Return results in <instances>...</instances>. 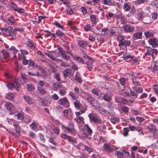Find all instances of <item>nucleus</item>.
Masks as SVG:
<instances>
[{
    "mask_svg": "<svg viewBox=\"0 0 158 158\" xmlns=\"http://www.w3.org/2000/svg\"><path fill=\"white\" fill-rule=\"evenodd\" d=\"M15 116L17 117L18 119L20 120H22L24 118V116L22 113H18L15 114Z\"/></svg>",
    "mask_w": 158,
    "mask_h": 158,
    "instance_id": "nucleus-38",
    "label": "nucleus"
},
{
    "mask_svg": "<svg viewBox=\"0 0 158 158\" xmlns=\"http://www.w3.org/2000/svg\"><path fill=\"white\" fill-rule=\"evenodd\" d=\"M27 46L30 48L34 49L35 48L34 44L32 41H27L26 43Z\"/></svg>",
    "mask_w": 158,
    "mask_h": 158,
    "instance_id": "nucleus-19",
    "label": "nucleus"
},
{
    "mask_svg": "<svg viewBox=\"0 0 158 158\" xmlns=\"http://www.w3.org/2000/svg\"><path fill=\"white\" fill-rule=\"evenodd\" d=\"M60 73H56L54 75H53V77L58 81H60Z\"/></svg>",
    "mask_w": 158,
    "mask_h": 158,
    "instance_id": "nucleus-49",
    "label": "nucleus"
},
{
    "mask_svg": "<svg viewBox=\"0 0 158 158\" xmlns=\"http://www.w3.org/2000/svg\"><path fill=\"white\" fill-rule=\"evenodd\" d=\"M69 95L72 98L73 100H76L78 98V97L76 96L75 94L73 92H70Z\"/></svg>",
    "mask_w": 158,
    "mask_h": 158,
    "instance_id": "nucleus-36",
    "label": "nucleus"
},
{
    "mask_svg": "<svg viewBox=\"0 0 158 158\" xmlns=\"http://www.w3.org/2000/svg\"><path fill=\"white\" fill-rule=\"evenodd\" d=\"M9 49L12 52H13V53L14 55V57H16V54L18 52V50L13 46H12Z\"/></svg>",
    "mask_w": 158,
    "mask_h": 158,
    "instance_id": "nucleus-27",
    "label": "nucleus"
},
{
    "mask_svg": "<svg viewBox=\"0 0 158 158\" xmlns=\"http://www.w3.org/2000/svg\"><path fill=\"white\" fill-rule=\"evenodd\" d=\"M72 70L70 69L65 70L63 72V76L65 78L70 77L71 75Z\"/></svg>",
    "mask_w": 158,
    "mask_h": 158,
    "instance_id": "nucleus-17",
    "label": "nucleus"
},
{
    "mask_svg": "<svg viewBox=\"0 0 158 158\" xmlns=\"http://www.w3.org/2000/svg\"><path fill=\"white\" fill-rule=\"evenodd\" d=\"M91 21L94 23L96 22L97 16L95 15H92L90 16Z\"/></svg>",
    "mask_w": 158,
    "mask_h": 158,
    "instance_id": "nucleus-31",
    "label": "nucleus"
},
{
    "mask_svg": "<svg viewBox=\"0 0 158 158\" xmlns=\"http://www.w3.org/2000/svg\"><path fill=\"white\" fill-rule=\"evenodd\" d=\"M101 97L106 102H109L111 100L112 98V94L111 93H103L101 94Z\"/></svg>",
    "mask_w": 158,
    "mask_h": 158,
    "instance_id": "nucleus-7",
    "label": "nucleus"
},
{
    "mask_svg": "<svg viewBox=\"0 0 158 158\" xmlns=\"http://www.w3.org/2000/svg\"><path fill=\"white\" fill-rule=\"evenodd\" d=\"M143 15L142 13L140 12L136 15V18L139 20H142L143 19Z\"/></svg>",
    "mask_w": 158,
    "mask_h": 158,
    "instance_id": "nucleus-46",
    "label": "nucleus"
},
{
    "mask_svg": "<svg viewBox=\"0 0 158 158\" xmlns=\"http://www.w3.org/2000/svg\"><path fill=\"white\" fill-rule=\"evenodd\" d=\"M57 36L58 37H62L64 35V33L60 30H58L56 33Z\"/></svg>",
    "mask_w": 158,
    "mask_h": 158,
    "instance_id": "nucleus-53",
    "label": "nucleus"
},
{
    "mask_svg": "<svg viewBox=\"0 0 158 158\" xmlns=\"http://www.w3.org/2000/svg\"><path fill=\"white\" fill-rule=\"evenodd\" d=\"M0 30L2 31L4 35L11 36L14 33L13 31H12L13 28L10 26H9L7 27H1L0 28Z\"/></svg>",
    "mask_w": 158,
    "mask_h": 158,
    "instance_id": "nucleus-2",
    "label": "nucleus"
},
{
    "mask_svg": "<svg viewBox=\"0 0 158 158\" xmlns=\"http://www.w3.org/2000/svg\"><path fill=\"white\" fill-rule=\"evenodd\" d=\"M110 121L112 123L115 124L119 121V119L118 118H110Z\"/></svg>",
    "mask_w": 158,
    "mask_h": 158,
    "instance_id": "nucleus-54",
    "label": "nucleus"
},
{
    "mask_svg": "<svg viewBox=\"0 0 158 158\" xmlns=\"http://www.w3.org/2000/svg\"><path fill=\"white\" fill-rule=\"evenodd\" d=\"M84 29L85 31H92L97 34H99V33L95 30H94V29L92 30V27L90 24H87L84 27Z\"/></svg>",
    "mask_w": 158,
    "mask_h": 158,
    "instance_id": "nucleus-12",
    "label": "nucleus"
},
{
    "mask_svg": "<svg viewBox=\"0 0 158 158\" xmlns=\"http://www.w3.org/2000/svg\"><path fill=\"white\" fill-rule=\"evenodd\" d=\"M61 86V84L59 82H54L53 84V86L54 88L56 89H58L60 88Z\"/></svg>",
    "mask_w": 158,
    "mask_h": 158,
    "instance_id": "nucleus-37",
    "label": "nucleus"
},
{
    "mask_svg": "<svg viewBox=\"0 0 158 158\" xmlns=\"http://www.w3.org/2000/svg\"><path fill=\"white\" fill-rule=\"evenodd\" d=\"M78 148L79 149L83 150H84L85 147V146L84 145L83 143H80L78 145Z\"/></svg>",
    "mask_w": 158,
    "mask_h": 158,
    "instance_id": "nucleus-64",
    "label": "nucleus"
},
{
    "mask_svg": "<svg viewBox=\"0 0 158 158\" xmlns=\"http://www.w3.org/2000/svg\"><path fill=\"white\" fill-rule=\"evenodd\" d=\"M86 99L91 104V105L93 106H96V102H97V101L96 100H95L93 97H87L86 98Z\"/></svg>",
    "mask_w": 158,
    "mask_h": 158,
    "instance_id": "nucleus-13",
    "label": "nucleus"
},
{
    "mask_svg": "<svg viewBox=\"0 0 158 158\" xmlns=\"http://www.w3.org/2000/svg\"><path fill=\"white\" fill-rule=\"evenodd\" d=\"M19 51L21 53L22 57L23 56H24L25 55H27L28 54V52L27 51L25 50L20 49V50Z\"/></svg>",
    "mask_w": 158,
    "mask_h": 158,
    "instance_id": "nucleus-47",
    "label": "nucleus"
},
{
    "mask_svg": "<svg viewBox=\"0 0 158 158\" xmlns=\"http://www.w3.org/2000/svg\"><path fill=\"white\" fill-rule=\"evenodd\" d=\"M74 79L79 83H82L83 81L80 77V74L77 72L76 73Z\"/></svg>",
    "mask_w": 158,
    "mask_h": 158,
    "instance_id": "nucleus-21",
    "label": "nucleus"
},
{
    "mask_svg": "<svg viewBox=\"0 0 158 158\" xmlns=\"http://www.w3.org/2000/svg\"><path fill=\"white\" fill-rule=\"evenodd\" d=\"M86 110V106H85L83 110H80V111L75 112V114L77 117H81V116H80V115L84 113Z\"/></svg>",
    "mask_w": 158,
    "mask_h": 158,
    "instance_id": "nucleus-25",
    "label": "nucleus"
},
{
    "mask_svg": "<svg viewBox=\"0 0 158 158\" xmlns=\"http://www.w3.org/2000/svg\"><path fill=\"white\" fill-rule=\"evenodd\" d=\"M1 52L2 54V56L4 59L10 57V55L6 50H2L1 51Z\"/></svg>",
    "mask_w": 158,
    "mask_h": 158,
    "instance_id": "nucleus-23",
    "label": "nucleus"
},
{
    "mask_svg": "<svg viewBox=\"0 0 158 158\" xmlns=\"http://www.w3.org/2000/svg\"><path fill=\"white\" fill-rule=\"evenodd\" d=\"M5 106L6 108L9 110L11 109L13 106V105L11 103L9 102L6 103Z\"/></svg>",
    "mask_w": 158,
    "mask_h": 158,
    "instance_id": "nucleus-32",
    "label": "nucleus"
},
{
    "mask_svg": "<svg viewBox=\"0 0 158 158\" xmlns=\"http://www.w3.org/2000/svg\"><path fill=\"white\" fill-rule=\"evenodd\" d=\"M85 64L87 65V69L90 70L93 67L92 63L90 61H87L85 62Z\"/></svg>",
    "mask_w": 158,
    "mask_h": 158,
    "instance_id": "nucleus-33",
    "label": "nucleus"
},
{
    "mask_svg": "<svg viewBox=\"0 0 158 158\" xmlns=\"http://www.w3.org/2000/svg\"><path fill=\"white\" fill-rule=\"evenodd\" d=\"M108 16L110 18H115L116 16V15L111 12H108Z\"/></svg>",
    "mask_w": 158,
    "mask_h": 158,
    "instance_id": "nucleus-59",
    "label": "nucleus"
},
{
    "mask_svg": "<svg viewBox=\"0 0 158 158\" xmlns=\"http://www.w3.org/2000/svg\"><path fill=\"white\" fill-rule=\"evenodd\" d=\"M144 35L146 38H148L152 36L153 35V33L152 32L147 31L144 33Z\"/></svg>",
    "mask_w": 158,
    "mask_h": 158,
    "instance_id": "nucleus-40",
    "label": "nucleus"
},
{
    "mask_svg": "<svg viewBox=\"0 0 158 158\" xmlns=\"http://www.w3.org/2000/svg\"><path fill=\"white\" fill-rule=\"evenodd\" d=\"M136 14V10L134 6H132L130 11V14L131 16H133Z\"/></svg>",
    "mask_w": 158,
    "mask_h": 158,
    "instance_id": "nucleus-48",
    "label": "nucleus"
},
{
    "mask_svg": "<svg viewBox=\"0 0 158 158\" xmlns=\"http://www.w3.org/2000/svg\"><path fill=\"white\" fill-rule=\"evenodd\" d=\"M10 5L14 11L19 13H23L24 12V10L22 8L19 7L15 3L11 2Z\"/></svg>",
    "mask_w": 158,
    "mask_h": 158,
    "instance_id": "nucleus-6",
    "label": "nucleus"
},
{
    "mask_svg": "<svg viewBox=\"0 0 158 158\" xmlns=\"http://www.w3.org/2000/svg\"><path fill=\"white\" fill-rule=\"evenodd\" d=\"M75 59L79 63H82V64H85V62L83 61V60L81 58L79 57H76L75 58Z\"/></svg>",
    "mask_w": 158,
    "mask_h": 158,
    "instance_id": "nucleus-60",
    "label": "nucleus"
},
{
    "mask_svg": "<svg viewBox=\"0 0 158 158\" xmlns=\"http://www.w3.org/2000/svg\"><path fill=\"white\" fill-rule=\"evenodd\" d=\"M27 90L29 91H32L35 89V86L32 84H28L27 85Z\"/></svg>",
    "mask_w": 158,
    "mask_h": 158,
    "instance_id": "nucleus-34",
    "label": "nucleus"
},
{
    "mask_svg": "<svg viewBox=\"0 0 158 158\" xmlns=\"http://www.w3.org/2000/svg\"><path fill=\"white\" fill-rule=\"evenodd\" d=\"M131 45V42L130 40H124L121 43H120V45L119 46L120 47H122L123 45L125 46H129Z\"/></svg>",
    "mask_w": 158,
    "mask_h": 158,
    "instance_id": "nucleus-26",
    "label": "nucleus"
},
{
    "mask_svg": "<svg viewBox=\"0 0 158 158\" xmlns=\"http://www.w3.org/2000/svg\"><path fill=\"white\" fill-rule=\"evenodd\" d=\"M124 31L126 33H132L134 31L135 27L130 25L126 24L122 26Z\"/></svg>",
    "mask_w": 158,
    "mask_h": 158,
    "instance_id": "nucleus-5",
    "label": "nucleus"
},
{
    "mask_svg": "<svg viewBox=\"0 0 158 158\" xmlns=\"http://www.w3.org/2000/svg\"><path fill=\"white\" fill-rule=\"evenodd\" d=\"M74 120L77 122L80 130L83 131V130L81 128L84 123V118L82 117H76Z\"/></svg>",
    "mask_w": 158,
    "mask_h": 158,
    "instance_id": "nucleus-8",
    "label": "nucleus"
},
{
    "mask_svg": "<svg viewBox=\"0 0 158 158\" xmlns=\"http://www.w3.org/2000/svg\"><path fill=\"white\" fill-rule=\"evenodd\" d=\"M45 54L52 60H56L55 57L59 56V54L55 51H53L49 53H45Z\"/></svg>",
    "mask_w": 158,
    "mask_h": 158,
    "instance_id": "nucleus-9",
    "label": "nucleus"
},
{
    "mask_svg": "<svg viewBox=\"0 0 158 158\" xmlns=\"http://www.w3.org/2000/svg\"><path fill=\"white\" fill-rule=\"evenodd\" d=\"M122 92L124 95L128 97H130L129 92L127 90L123 89L122 90Z\"/></svg>",
    "mask_w": 158,
    "mask_h": 158,
    "instance_id": "nucleus-51",
    "label": "nucleus"
},
{
    "mask_svg": "<svg viewBox=\"0 0 158 158\" xmlns=\"http://www.w3.org/2000/svg\"><path fill=\"white\" fill-rule=\"evenodd\" d=\"M23 98L26 102L30 104H32L33 103V101L32 99L28 96L24 95L23 96Z\"/></svg>",
    "mask_w": 158,
    "mask_h": 158,
    "instance_id": "nucleus-22",
    "label": "nucleus"
},
{
    "mask_svg": "<svg viewBox=\"0 0 158 158\" xmlns=\"http://www.w3.org/2000/svg\"><path fill=\"white\" fill-rule=\"evenodd\" d=\"M74 104L76 108H80L81 104L79 101L76 100L75 102H74Z\"/></svg>",
    "mask_w": 158,
    "mask_h": 158,
    "instance_id": "nucleus-41",
    "label": "nucleus"
},
{
    "mask_svg": "<svg viewBox=\"0 0 158 158\" xmlns=\"http://www.w3.org/2000/svg\"><path fill=\"white\" fill-rule=\"evenodd\" d=\"M149 44L151 45L153 48H156L158 46V40L157 38H154L150 39L148 40Z\"/></svg>",
    "mask_w": 158,
    "mask_h": 158,
    "instance_id": "nucleus-11",
    "label": "nucleus"
},
{
    "mask_svg": "<svg viewBox=\"0 0 158 158\" xmlns=\"http://www.w3.org/2000/svg\"><path fill=\"white\" fill-rule=\"evenodd\" d=\"M132 88L133 90L135 91L137 94L141 93L143 91V89L141 87L137 88L136 86H134L132 87Z\"/></svg>",
    "mask_w": 158,
    "mask_h": 158,
    "instance_id": "nucleus-29",
    "label": "nucleus"
},
{
    "mask_svg": "<svg viewBox=\"0 0 158 158\" xmlns=\"http://www.w3.org/2000/svg\"><path fill=\"white\" fill-rule=\"evenodd\" d=\"M106 127L105 125H98L97 126V129L99 130L101 134L102 133L103 134H104L106 133V132L104 130L106 129Z\"/></svg>",
    "mask_w": 158,
    "mask_h": 158,
    "instance_id": "nucleus-14",
    "label": "nucleus"
},
{
    "mask_svg": "<svg viewBox=\"0 0 158 158\" xmlns=\"http://www.w3.org/2000/svg\"><path fill=\"white\" fill-rule=\"evenodd\" d=\"M59 93L62 96L65 95L66 94V91L65 89H60L59 90Z\"/></svg>",
    "mask_w": 158,
    "mask_h": 158,
    "instance_id": "nucleus-61",
    "label": "nucleus"
},
{
    "mask_svg": "<svg viewBox=\"0 0 158 158\" xmlns=\"http://www.w3.org/2000/svg\"><path fill=\"white\" fill-rule=\"evenodd\" d=\"M14 83L16 88H19L21 85V81L20 78H15V79Z\"/></svg>",
    "mask_w": 158,
    "mask_h": 158,
    "instance_id": "nucleus-20",
    "label": "nucleus"
},
{
    "mask_svg": "<svg viewBox=\"0 0 158 158\" xmlns=\"http://www.w3.org/2000/svg\"><path fill=\"white\" fill-rule=\"evenodd\" d=\"M30 126L31 129L33 130H35L36 129V127L35 125V123L34 122H33L30 125Z\"/></svg>",
    "mask_w": 158,
    "mask_h": 158,
    "instance_id": "nucleus-58",
    "label": "nucleus"
},
{
    "mask_svg": "<svg viewBox=\"0 0 158 158\" xmlns=\"http://www.w3.org/2000/svg\"><path fill=\"white\" fill-rule=\"evenodd\" d=\"M37 90L41 94H44L46 93V91L44 89L40 86H38Z\"/></svg>",
    "mask_w": 158,
    "mask_h": 158,
    "instance_id": "nucleus-43",
    "label": "nucleus"
},
{
    "mask_svg": "<svg viewBox=\"0 0 158 158\" xmlns=\"http://www.w3.org/2000/svg\"><path fill=\"white\" fill-rule=\"evenodd\" d=\"M5 97L10 100H13L14 98L15 95L13 93H8L6 95Z\"/></svg>",
    "mask_w": 158,
    "mask_h": 158,
    "instance_id": "nucleus-24",
    "label": "nucleus"
},
{
    "mask_svg": "<svg viewBox=\"0 0 158 158\" xmlns=\"http://www.w3.org/2000/svg\"><path fill=\"white\" fill-rule=\"evenodd\" d=\"M115 154L117 156V157L118 158H123L122 151H117L115 152Z\"/></svg>",
    "mask_w": 158,
    "mask_h": 158,
    "instance_id": "nucleus-45",
    "label": "nucleus"
},
{
    "mask_svg": "<svg viewBox=\"0 0 158 158\" xmlns=\"http://www.w3.org/2000/svg\"><path fill=\"white\" fill-rule=\"evenodd\" d=\"M147 1V0H137L135 1V3L137 5H139L144 3Z\"/></svg>",
    "mask_w": 158,
    "mask_h": 158,
    "instance_id": "nucleus-52",
    "label": "nucleus"
},
{
    "mask_svg": "<svg viewBox=\"0 0 158 158\" xmlns=\"http://www.w3.org/2000/svg\"><path fill=\"white\" fill-rule=\"evenodd\" d=\"M142 32H137L133 34L132 36V38L134 40L141 39L142 38Z\"/></svg>",
    "mask_w": 158,
    "mask_h": 158,
    "instance_id": "nucleus-16",
    "label": "nucleus"
},
{
    "mask_svg": "<svg viewBox=\"0 0 158 158\" xmlns=\"http://www.w3.org/2000/svg\"><path fill=\"white\" fill-rule=\"evenodd\" d=\"M124 133L123 135L124 136H126L128 135V132L129 131L130 129L129 127L124 128L123 129Z\"/></svg>",
    "mask_w": 158,
    "mask_h": 158,
    "instance_id": "nucleus-42",
    "label": "nucleus"
},
{
    "mask_svg": "<svg viewBox=\"0 0 158 158\" xmlns=\"http://www.w3.org/2000/svg\"><path fill=\"white\" fill-rule=\"evenodd\" d=\"M23 60L22 61V63L23 64L27 65L28 64L29 62V60H27L26 59V57L25 56H23L22 57Z\"/></svg>",
    "mask_w": 158,
    "mask_h": 158,
    "instance_id": "nucleus-39",
    "label": "nucleus"
},
{
    "mask_svg": "<svg viewBox=\"0 0 158 158\" xmlns=\"http://www.w3.org/2000/svg\"><path fill=\"white\" fill-rule=\"evenodd\" d=\"M58 103L59 104L66 108H68L70 106L69 102L68 99L66 97L60 99L58 101Z\"/></svg>",
    "mask_w": 158,
    "mask_h": 158,
    "instance_id": "nucleus-3",
    "label": "nucleus"
},
{
    "mask_svg": "<svg viewBox=\"0 0 158 158\" xmlns=\"http://www.w3.org/2000/svg\"><path fill=\"white\" fill-rule=\"evenodd\" d=\"M88 116L90 121L95 123H99L100 120L99 117L96 114L91 113L88 115Z\"/></svg>",
    "mask_w": 158,
    "mask_h": 158,
    "instance_id": "nucleus-4",
    "label": "nucleus"
},
{
    "mask_svg": "<svg viewBox=\"0 0 158 158\" xmlns=\"http://www.w3.org/2000/svg\"><path fill=\"white\" fill-rule=\"evenodd\" d=\"M29 63L28 67L30 69L32 70L37 68V65L34 64L33 60H30Z\"/></svg>",
    "mask_w": 158,
    "mask_h": 158,
    "instance_id": "nucleus-18",
    "label": "nucleus"
},
{
    "mask_svg": "<svg viewBox=\"0 0 158 158\" xmlns=\"http://www.w3.org/2000/svg\"><path fill=\"white\" fill-rule=\"evenodd\" d=\"M85 127L86 128V129L87 132L90 135L92 134V130L89 127L88 125L87 124H85Z\"/></svg>",
    "mask_w": 158,
    "mask_h": 158,
    "instance_id": "nucleus-55",
    "label": "nucleus"
},
{
    "mask_svg": "<svg viewBox=\"0 0 158 158\" xmlns=\"http://www.w3.org/2000/svg\"><path fill=\"white\" fill-rule=\"evenodd\" d=\"M58 50L59 51L58 53V54H59V56L60 54L61 56H63L65 54V51L63 50L61 48H58Z\"/></svg>",
    "mask_w": 158,
    "mask_h": 158,
    "instance_id": "nucleus-30",
    "label": "nucleus"
},
{
    "mask_svg": "<svg viewBox=\"0 0 158 158\" xmlns=\"http://www.w3.org/2000/svg\"><path fill=\"white\" fill-rule=\"evenodd\" d=\"M123 8L126 11H127L130 10L131 6H129L128 3H125L123 6Z\"/></svg>",
    "mask_w": 158,
    "mask_h": 158,
    "instance_id": "nucleus-35",
    "label": "nucleus"
},
{
    "mask_svg": "<svg viewBox=\"0 0 158 158\" xmlns=\"http://www.w3.org/2000/svg\"><path fill=\"white\" fill-rule=\"evenodd\" d=\"M52 131L54 133L58 135L59 133V129L58 128L56 127L53 129Z\"/></svg>",
    "mask_w": 158,
    "mask_h": 158,
    "instance_id": "nucleus-63",
    "label": "nucleus"
},
{
    "mask_svg": "<svg viewBox=\"0 0 158 158\" xmlns=\"http://www.w3.org/2000/svg\"><path fill=\"white\" fill-rule=\"evenodd\" d=\"M78 44L80 47L85 48L87 46L88 43L87 41L81 40L78 41Z\"/></svg>",
    "mask_w": 158,
    "mask_h": 158,
    "instance_id": "nucleus-15",
    "label": "nucleus"
},
{
    "mask_svg": "<svg viewBox=\"0 0 158 158\" xmlns=\"http://www.w3.org/2000/svg\"><path fill=\"white\" fill-rule=\"evenodd\" d=\"M147 48L151 50V52L152 53H154L156 55H157L158 51L156 49L154 48L152 49L151 47H148Z\"/></svg>",
    "mask_w": 158,
    "mask_h": 158,
    "instance_id": "nucleus-50",
    "label": "nucleus"
},
{
    "mask_svg": "<svg viewBox=\"0 0 158 158\" xmlns=\"http://www.w3.org/2000/svg\"><path fill=\"white\" fill-rule=\"evenodd\" d=\"M27 73L29 76H35L38 77L40 75L38 71L37 72L35 73H33L31 72H28Z\"/></svg>",
    "mask_w": 158,
    "mask_h": 158,
    "instance_id": "nucleus-56",
    "label": "nucleus"
},
{
    "mask_svg": "<svg viewBox=\"0 0 158 158\" xmlns=\"http://www.w3.org/2000/svg\"><path fill=\"white\" fill-rule=\"evenodd\" d=\"M62 128L64 132L69 133L73 135H75L77 134V131L74 127V124L72 122H69L67 127L62 125Z\"/></svg>",
    "mask_w": 158,
    "mask_h": 158,
    "instance_id": "nucleus-1",
    "label": "nucleus"
},
{
    "mask_svg": "<svg viewBox=\"0 0 158 158\" xmlns=\"http://www.w3.org/2000/svg\"><path fill=\"white\" fill-rule=\"evenodd\" d=\"M125 39V37L123 35H119L117 36V39L119 41L118 46L120 45V43L123 42V40Z\"/></svg>",
    "mask_w": 158,
    "mask_h": 158,
    "instance_id": "nucleus-28",
    "label": "nucleus"
},
{
    "mask_svg": "<svg viewBox=\"0 0 158 158\" xmlns=\"http://www.w3.org/2000/svg\"><path fill=\"white\" fill-rule=\"evenodd\" d=\"M122 154L123 158H125L126 157L129 156V152L126 151H122Z\"/></svg>",
    "mask_w": 158,
    "mask_h": 158,
    "instance_id": "nucleus-62",
    "label": "nucleus"
},
{
    "mask_svg": "<svg viewBox=\"0 0 158 158\" xmlns=\"http://www.w3.org/2000/svg\"><path fill=\"white\" fill-rule=\"evenodd\" d=\"M104 149L108 152H110L113 150L116 149V148L113 145L105 144L103 146Z\"/></svg>",
    "mask_w": 158,
    "mask_h": 158,
    "instance_id": "nucleus-10",
    "label": "nucleus"
},
{
    "mask_svg": "<svg viewBox=\"0 0 158 158\" xmlns=\"http://www.w3.org/2000/svg\"><path fill=\"white\" fill-rule=\"evenodd\" d=\"M6 86L9 89H12L14 88H16L14 83H7L6 84Z\"/></svg>",
    "mask_w": 158,
    "mask_h": 158,
    "instance_id": "nucleus-44",
    "label": "nucleus"
},
{
    "mask_svg": "<svg viewBox=\"0 0 158 158\" xmlns=\"http://www.w3.org/2000/svg\"><path fill=\"white\" fill-rule=\"evenodd\" d=\"M6 120L7 121L8 124H10L11 125H13L15 121V120H14L12 118L10 119L9 118H7Z\"/></svg>",
    "mask_w": 158,
    "mask_h": 158,
    "instance_id": "nucleus-57",
    "label": "nucleus"
}]
</instances>
